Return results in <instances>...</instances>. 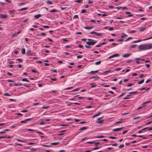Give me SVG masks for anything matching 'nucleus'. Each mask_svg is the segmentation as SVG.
<instances>
[{"instance_id": "64", "label": "nucleus", "mask_w": 152, "mask_h": 152, "mask_svg": "<svg viewBox=\"0 0 152 152\" xmlns=\"http://www.w3.org/2000/svg\"><path fill=\"white\" fill-rule=\"evenodd\" d=\"M148 129H147L148 130H149V131H151V130H152V127H148Z\"/></svg>"}, {"instance_id": "16", "label": "nucleus", "mask_w": 152, "mask_h": 152, "mask_svg": "<svg viewBox=\"0 0 152 152\" xmlns=\"http://www.w3.org/2000/svg\"><path fill=\"white\" fill-rule=\"evenodd\" d=\"M22 84L21 83H15L14 84V86H21L22 85Z\"/></svg>"}, {"instance_id": "61", "label": "nucleus", "mask_w": 152, "mask_h": 152, "mask_svg": "<svg viewBox=\"0 0 152 152\" xmlns=\"http://www.w3.org/2000/svg\"><path fill=\"white\" fill-rule=\"evenodd\" d=\"M50 79L53 80V81H55L57 80V79L56 78H50Z\"/></svg>"}, {"instance_id": "2", "label": "nucleus", "mask_w": 152, "mask_h": 152, "mask_svg": "<svg viewBox=\"0 0 152 152\" xmlns=\"http://www.w3.org/2000/svg\"><path fill=\"white\" fill-rule=\"evenodd\" d=\"M96 41L93 40V41H87L86 42V43L89 45H95L96 43Z\"/></svg>"}, {"instance_id": "21", "label": "nucleus", "mask_w": 152, "mask_h": 152, "mask_svg": "<svg viewBox=\"0 0 152 152\" xmlns=\"http://www.w3.org/2000/svg\"><path fill=\"white\" fill-rule=\"evenodd\" d=\"M46 3L49 4H53V2L52 1L50 0H48L46 2Z\"/></svg>"}, {"instance_id": "42", "label": "nucleus", "mask_w": 152, "mask_h": 152, "mask_svg": "<svg viewBox=\"0 0 152 152\" xmlns=\"http://www.w3.org/2000/svg\"><path fill=\"white\" fill-rule=\"evenodd\" d=\"M93 107V106H92L91 105H89V106H86V108H92Z\"/></svg>"}, {"instance_id": "27", "label": "nucleus", "mask_w": 152, "mask_h": 152, "mask_svg": "<svg viewBox=\"0 0 152 152\" xmlns=\"http://www.w3.org/2000/svg\"><path fill=\"white\" fill-rule=\"evenodd\" d=\"M127 35L124 33H122V35L121 36V37L122 38H124L125 37H126Z\"/></svg>"}, {"instance_id": "49", "label": "nucleus", "mask_w": 152, "mask_h": 152, "mask_svg": "<svg viewBox=\"0 0 152 152\" xmlns=\"http://www.w3.org/2000/svg\"><path fill=\"white\" fill-rule=\"evenodd\" d=\"M4 95L6 96H10V95L8 93H5L4 94Z\"/></svg>"}, {"instance_id": "10", "label": "nucleus", "mask_w": 152, "mask_h": 152, "mask_svg": "<svg viewBox=\"0 0 152 152\" xmlns=\"http://www.w3.org/2000/svg\"><path fill=\"white\" fill-rule=\"evenodd\" d=\"M7 16L6 15H3V14H0V17L1 18L3 19L6 18L7 17Z\"/></svg>"}, {"instance_id": "54", "label": "nucleus", "mask_w": 152, "mask_h": 152, "mask_svg": "<svg viewBox=\"0 0 152 152\" xmlns=\"http://www.w3.org/2000/svg\"><path fill=\"white\" fill-rule=\"evenodd\" d=\"M26 3L25 2L21 3H20L19 4V5L20 6V5H24Z\"/></svg>"}, {"instance_id": "1", "label": "nucleus", "mask_w": 152, "mask_h": 152, "mask_svg": "<svg viewBox=\"0 0 152 152\" xmlns=\"http://www.w3.org/2000/svg\"><path fill=\"white\" fill-rule=\"evenodd\" d=\"M138 48L142 50H145L152 48V45L151 43L139 45Z\"/></svg>"}, {"instance_id": "8", "label": "nucleus", "mask_w": 152, "mask_h": 152, "mask_svg": "<svg viewBox=\"0 0 152 152\" xmlns=\"http://www.w3.org/2000/svg\"><path fill=\"white\" fill-rule=\"evenodd\" d=\"M123 128V127H121V128H117L116 129H115L113 130V132H117V131H120L121 129H122Z\"/></svg>"}, {"instance_id": "29", "label": "nucleus", "mask_w": 152, "mask_h": 152, "mask_svg": "<svg viewBox=\"0 0 152 152\" xmlns=\"http://www.w3.org/2000/svg\"><path fill=\"white\" fill-rule=\"evenodd\" d=\"M57 10L54 9L50 11V12H57Z\"/></svg>"}, {"instance_id": "63", "label": "nucleus", "mask_w": 152, "mask_h": 152, "mask_svg": "<svg viewBox=\"0 0 152 152\" xmlns=\"http://www.w3.org/2000/svg\"><path fill=\"white\" fill-rule=\"evenodd\" d=\"M112 145L113 146H116L118 145L117 143H115L112 144Z\"/></svg>"}, {"instance_id": "53", "label": "nucleus", "mask_w": 152, "mask_h": 152, "mask_svg": "<svg viewBox=\"0 0 152 152\" xmlns=\"http://www.w3.org/2000/svg\"><path fill=\"white\" fill-rule=\"evenodd\" d=\"M124 147V144L120 145L118 147L120 148H123Z\"/></svg>"}, {"instance_id": "62", "label": "nucleus", "mask_w": 152, "mask_h": 152, "mask_svg": "<svg viewBox=\"0 0 152 152\" xmlns=\"http://www.w3.org/2000/svg\"><path fill=\"white\" fill-rule=\"evenodd\" d=\"M31 72L32 73H36L37 72V71L34 69L31 70Z\"/></svg>"}, {"instance_id": "52", "label": "nucleus", "mask_w": 152, "mask_h": 152, "mask_svg": "<svg viewBox=\"0 0 152 152\" xmlns=\"http://www.w3.org/2000/svg\"><path fill=\"white\" fill-rule=\"evenodd\" d=\"M82 0H77L75 1V2L78 3H80L82 1Z\"/></svg>"}, {"instance_id": "37", "label": "nucleus", "mask_w": 152, "mask_h": 152, "mask_svg": "<svg viewBox=\"0 0 152 152\" xmlns=\"http://www.w3.org/2000/svg\"><path fill=\"white\" fill-rule=\"evenodd\" d=\"M140 118V116H137V117H134L133 118V119H134V120H136V119H137Z\"/></svg>"}, {"instance_id": "46", "label": "nucleus", "mask_w": 152, "mask_h": 152, "mask_svg": "<svg viewBox=\"0 0 152 152\" xmlns=\"http://www.w3.org/2000/svg\"><path fill=\"white\" fill-rule=\"evenodd\" d=\"M102 113V112H99L98 113L96 114V116L99 115L100 114Z\"/></svg>"}, {"instance_id": "19", "label": "nucleus", "mask_w": 152, "mask_h": 152, "mask_svg": "<svg viewBox=\"0 0 152 152\" xmlns=\"http://www.w3.org/2000/svg\"><path fill=\"white\" fill-rule=\"evenodd\" d=\"M26 50L24 48H23L21 50V53L23 54H24L25 53Z\"/></svg>"}, {"instance_id": "40", "label": "nucleus", "mask_w": 152, "mask_h": 152, "mask_svg": "<svg viewBox=\"0 0 152 152\" xmlns=\"http://www.w3.org/2000/svg\"><path fill=\"white\" fill-rule=\"evenodd\" d=\"M122 8V7H115V9H116L118 10H119Z\"/></svg>"}, {"instance_id": "34", "label": "nucleus", "mask_w": 152, "mask_h": 152, "mask_svg": "<svg viewBox=\"0 0 152 152\" xmlns=\"http://www.w3.org/2000/svg\"><path fill=\"white\" fill-rule=\"evenodd\" d=\"M96 138H102L104 137V136H97L96 137Z\"/></svg>"}, {"instance_id": "14", "label": "nucleus", "mask_w": 152, "mask_h": 152, "mask_svg": "<svg viewBox=\"0 0 152 152\" xmlns=\"http://www.w3.org/2000/svg\"><path fill=\"white\" fill-rule=\"evenodd\" d=\"M123 122V120L121 119L120 121H118L116 122L115 123V124H121Z\"/></svg>"}, {"instance_id": "13", "label": "nucleus", "mask_w": 152, "mask_h": 152, "mask_svg": "<svg viewBox=\"0 0 152 152\" xmlns=\"http://www.w3.org/2000/svg\"><path fill=\"white\" fill-rule=\"evenodd\" d=\"M41 15H40V14H39L34 15V18L36 19H37L38 18H40V17H41Z\"/></svg>"}, {"instance_id": "22", "label": "nucleus", "mask_w": 152, "mask_h": 152, "mask_svg": "<svg viewBox=\"0 0 152 152\" xmlns=\"http://www.w3.org/2000/svg\"><path fill=\"white\" fill-rule=\"evenodd\" d=\"M94 78L99 79V77L98 76H92L90 77V79H92Z\"/></svg>"}, {"instance_id": "4", "label": "nucleus", "mask_w": 152, "mask_h": 152, "mask_svg": "<svg viewBox=\"0 0 152 152\" xmlns=\"http://www.w3.org/2000/svg\"><path fill=\"white\" fill-rule=\"evenodd\" d=\"M103 118V117L98 118L97 119V120H98V121H96V123H98V124H102V123H103V122H104V120H100L101 119H102Z\"/></svg>"}, {"instance_id": "24", "label": "nucleus", "mask_w": 152, "mask_h": 152, "mask_svg": "<svg viewBox=\"0 0 152 152\" xmlns=\"http://www.w3.org/2000/svg\"><path fill=\"white\" fill-rule=\"evenodd\" d=\"M88 128V127H83L81 128L80 129V130H86L87 129V128Z\"/></svg>"}, {"instance_id": "59", "label": "nucleus", "mask_w": 152, "mask_h": 152, "mask_svg": "<svg viewBox=\"0 0 152 152\" xmlns=\"http://www.w3.org/2000/svg\"><path fill=\"white\" fill-rule=\"evenodd\" d=\"M136 32V31L135 30H132L131 31H130V33H134V32Z\"/></svg>"}, {"instance_id": "5", "label": "nucleus", "mask_w": 152, "mask_h": 152, "mask_svg": "<svg viewBox=\"0 0 152 152\" xmlns=\"http://www.w3.org/2000/svg\"><path fill=\"white\" fill-rule=\"evenodd\" d=\"M152 38V37H150V38H148V39H144L143 40L139 39V40H137L134 41V42H133V43H137V42H141V41H142V40L143 41H145V40H147L150 39H151Z\"/></svg>"}, {"instance_id": "33", "label": "nucleus", "mask_w": 152, "mask_h": 152, "mask_svg": "<svg viewBox=\"0 0 152 152\" xmlns=\"http://www.w3.org/2000/svg\"><path fill=\"white\" fill-rule=\"evenodd\" d=\"M87 99L89 100H94V98L92 97H88L87 98Z\"/></svg>"}, {"instance_id": "31", "label": "nucleus", "mask_w": 152, "mask_h": 152, "mask_svg": "<svg viewBox=\"0 0 152 152\" xmlns=\"http://www.w3.org/2000/svg\"><path fill=\"white\" fill-rule=\"evenodd\" d=\"M59 143V142H53L51 143V144L53 145H56Z\"/></svg>"}, {"instance_id": "17", "label": "nucleus", "mask_w": 152, "mask_h": 152, "mask_svg": "<svg viewBox=\"0 0 152 152\" xmlns=\"http://www.w3.org/2000/svg\"><path fill=\"white\" fill-rule=\"evenodd\" d=\"M146 29V27H143V28H139V31H141V32L143 31L144 30H145Z\"/></svg>"}, {"instance_id": "20", "label": "nucleus", "mask_w": 152, "mask_h": 152, "mask_svg": "<svg viewBox=\"0 0 152 152\" xmlns=\"http://www.w3.org/2000/svg\"><path fill=\"white\" fill-rule=\"evenodd\" d=\"M14 12V10H10L9 11V13L10 15H12L11 16H13L12 15L13 14V13Z\"/></svg>"}, {"instance_id": "15", "label": "nucleus", "mask_w": 152, "mask_h": 152, "mask_svg": "<svg viewBox=\"0 0 152 152\" xmlns=\"http://www.w3.org/2000/svg\"><path fill=\"white\" fill-rule=\"evenodd\" d=\"M28 9V7H25L21 8L19 10H18L19 11H22L23 10H27Z\"/></svg>"}, {"instance_id": "56", "label": "nucleus", "mask_w": 152, "mask_h": 152, "mask_svg": "<svg viewBox=\"0 0 152 152\" xmlns=\"http://www.w3.org/2000/svg\"><path fill=\"white\" fill-rule=\"evenodd\" d=\"M109 138L112 139H115L116 138V137L112 136L109 137Z\"/></svg>"}, {"instance_id": "41", "label": "nucleus", "mask_w": 152, "mask_h": 152, "mask_svg": "<svg viewBox=\"0 0 152 152\" xmlns=\"http://www.w3.org/2000/svg\"><path fill=\"white\" fill-rule=\"evenodd\" d=\"M137 75V73H132V75L133 76H136Z\"/></svg>"}, {"instance_id": "44", "label": "nucleus", "mask_w": 152, "mask_h": 152, "mask_svg": "<svg viewBox=\"0 0 152 152\" xmlns=\"http://www.w3.org/2000/svg\"><path fill=\"white\" fill-rule=\"evenodd\" d=\"M138 93L137 92V91H133L132 92H130L129 93V94H136L137 93Z\"/></svg>"}, {"instance_id": "12", "label": "nucleus", "mask_w": 152, "mask_h": 152, "mask_svg": "<svg viewBox=\"0 0 152 152\" xmlns=\"http://www.w3.org/2000/svg\"><path fill=\"white\" fill-rule=\"evenodd\" d=\"M99 71V70H96V71H91V72H87V73L88 74V73H91L93 75H94V73H96L97 72Z\"/></svg>"}, {"instance_id": "30", "label": "nucleus", "mask_w": 152, "mask_h": 152, "mask_svg": "<svg viewBox=\"0 0 152 152\" xmlns=\"http://www.w3.org/2000/svg\"><path fill=\"white\" fill-rule=\"evenodd\" d=\"M101 62V61H97L95 63V64L96 65H98L100 64Z\"/></svg>"}, {"instance_id": "39", "label": "nucleus", "mask_w": 152, "mask_h": 152, "mask_svg": "<svg viewBox=\"0 0 152 152\" xmlns=\"http://www.w3.org/2000/svg\"><path fill=\"white\" fill-rule=\"evenodd\" d=\"M137 46L136 45H132L131 46V47L132 48H134Z\"/></svg>"}, {"instance_id": "25", "label": "nucleus", "mask_w": 152, "mask_h": 152, "mask_svg": "<svg viewBox=\"0 0 152 152\" xmlns=\"http://www.w3.org/2000/svg\"><path fill=\"white\" fill-rule=\"evenodd\" d=\"M22 80L23 81H26L27 82H29V81L26 78L23 79Z\"/></svg>"}, {"instance_id": "23", "label": "nucleus", "mask_w": 152, "mask_h": 152, "mask_svg": "<svg viewBox=\"0 0 152 152\" xmlns=\"http://www.w3.org/2000/svg\"><path fill=\"white\" fill-rule=\"evenodd\" d=\"M144 79L140 81H139L137 83V84H141L144 82Z\"/></svg>"}, {"instance_id": "45", "label": "nucleus", "mask_w": 152, "mask_h": 152, "mask_svg": "<svg viewBox=\"0 0 152 152\" xmlns=\"http://www.w3.org/2000/svg\"><path fill=\"white\" fill-rule=\"evenodd\" d=\"M44 151L46 152H52V151L51 150H44Z\"/></svg>"}, {"instance_id": "38", "label": "nucleus", "mask_w": 152, "mask_h": 152, "mask_svg": "<svg viewBox=\"0 0 152 152\" xmlns=\"http://www.w3.org/2000/svg\"><path fill=\"white\" fill-rule=\"evenodd\" d=\"M16 140H17L18 141H19V142H25V141H23V140H20L19 139H16Z\"/></svg>"}, {"instance_id": "43", "label": "nucleus", "mask_w": 152, "mask_h": 152, "mask_svg": "<svg viewBox=\"0 0 152 152\" xmlns=\"http://www.w3.org/2000/svg\"><path fill=\"white\" fill-rule=\"evenodd\" d=\"M83 56L82 55H79L77 56V58H82Z\"/></svg>"}, {"instance_id": "28", "label": "nucleus", "mask_w": 152, "mask_h": 152, "mask_svg": "<svg viewBox=\"0 0 152 152\" xmlns=\"http://www.w3.org/2000/svg\"><path fill=\"white\" fill-rule=\"evenodd\" d=\"M90 85H91V88H94L96 86V85H94L93 83H91L90 84Z\"/></svg>"}, {"instance_id": "11", "label": "nucleus", "mask_w": 152, "mask_h": 152, "mask_svg": "<svg viewBox=\"0 0 152 152\" xmlns=\"http://www.w3.org/2000/svg\"><path fill=\"white\" fill-rule=\"evenodd\" d=\"M21 33V31H18L17 33H15V34H14L13 35H12V37H17V35L18 34H20V33Z\"/></svg>"}, {"instance_id": "9", "label": "nucleus", "mask_w": 152, "mask_h": 152, "mask_svg": "<svg viewBox=\"0 0 152 152\" xmlns=\"http://www.w3.org/2000/svg\"><path fill=\"white\" fill-rule=\"evenodd\" d=\"M131 53L126 54L122 56V57L124 58H127L130 56Z\"/></svg>"}, {"instance_id": "50", "label": "nucleus", "mask_w": 152, "mask_h": 152, "mask_svg": "<svg viewBox=\"0 0 152 152\" xmlns=\"http://www.w3.org/2000/svg\"><path fill=\"white\" fill-rule=\"evenodd\" d=\"M66 8H67L66 7H61V10H64Z\"/></svg>"}, {"instance_id": "3", "label": "nucleus", "mask_w": 152, "mask_h": 152, "mask_svg": "<svg viewBox=\"0 0 152 152\" xmlns=\"http://www.w3.org/2000/svg\"><path fill=\"white\" fill-rule=\"evenodd\" d=\"M90 34H94L96 36H100L103 35V34L102 33H97L94 31H93L91 32Z\"/></svg>"}, {"instance_id": "51", "label": "nucleus", "mask_w": 152, "mask_h": 152, "mask_svg": "<svg viewBox=\"0 0 152 152\" xmlns=\"http://www.w3.org/2000/svg\"><path fill=\"white\" fill-rule=\"evenodd\" d=\"M73 88V87H68V88H66L65 89L66 90L70 89Z\"/></svg>"}, {"instance_id": "26", "label": "nucleus", "mask_w": 152, "mask_h": 152, "mask_svg": "<svg viewBox=\"0 0 152 152\" xmlns=\"http://www.w3.org/2000/svg\"><path fill=\"white\" fill-rule=\"evenodd\" d=\"M135 60L136 61L141 60L142 61H145V60L144 59L140 58H137L135 59Z\"/></svg>"}, {"instance_id": "58", "label": "nucleus", "mask_w": 152, "mask_h": 152, "mask_svg": "<svg viewBox=\"0 0 152 152\" xmlns=\"http://www.w3.org/2000/svg\"><path fill=\"white\" fill-rule=\"evenodd\" d=\"M126 94V93H122L119 96V97H121V96H124V95L125 94Z\"/></svg>"}, {"instance_id": "18", "label": "nucleus", "mask_w": 152, "mask_h": 152, "mask_svg": "<svg viewBox=\"0 0 152 152\" xmlns=\"http://www.w3.org/2000/svg\"><path fill=\"white\" fill-rule=\"evenodd\" d=\"M93 28V26H90V27H85L84 28L86 29L90 30L91 29Z\"/></svg>"}, {"instance_id": "32", "label": "nucleus", "mask_w": 152, "mask_h": 152, "mask_svg": "<svg viewBox=\"0 0 152 152\" xmlns=\"http://www.w3.org/2000/svg\"><path fill=\"white\" fill-rule=\"evenodd\" d=\"M49 107V106H47L45 105L43 106L42 107V108L43 109H47Z\"/></svg>"}, {"instance_id": "36", "label": "nucleus", "mask_w": 152, "mask_h": 152, "mask_svg": "<svg viewBox=\"0 0 152 152\" xmlns=\"http://www.w3.org/2000/svg\"><path fill=\"white\" fill-rule=\"evenodd\" d=\"M86 10L83 9L81 10V13H86Z\"/></svg>"}, {"instance_id": "48", "label": "nucleus", "mask_w": 152, "mask_h": 152, "mask_svg": "<svg viewBox=\"0 0 152 152\" xmlns=\"http://www.w3.org/2000/svg\"><path fill=\"white\" fill-rule=\"evenodd\" d=\"M73 18L74 19L75 18H78V16L77 15H75L74 16Z\"/></svg>"}, {"instance_id": "6", "label": "nucleus", "mask_w": 152, "mask_h": 152, "mask_svg": "<svg viewBox=\"0 0 152 152\" xmlns=\"http://www.w3.org/2000/svg\"><path fill=\"white\" fill-rule=\"evenodd\" d=\"M119 54L118 53L115 54L113 55L112 56H110L109 57V58L110 59L112 58L116 57H118L119 56Z\"/></svg>"}, {"instance_id": "35", "label": "nucleus", "mask_w": 152, "mask_h": 152, "mask_svg": "<svg viewBox=\"0 0 152 152\" xmlns=\"http://www.w3.org/2000/svg\"><path fill=\"white\" fill-rule=\"evenodd\" d=\"M80 89V88H76L73 90L72 91H77L78 90H79Z\"/></svg>"}, {"instance_id": "60", "label": "nucleus", "mask_w": 152, "mask_h": 152, "mask_svg": "<svg viewBox=\"0 0 152 152\" xmlns=\"http://www.w3.org/2000/svg\"><path fill=\"white\" fill-rule=\"evenodd\" d=\"M13 65H8L7 66V67H9L10 68H12V67H13Z\"/></svg>"}, {"instance_id": "55", "label": "nucleus", "mask_w": 152, "mask_h": 152, "mask_svg": "<svg viewBox=\"0 0 152 152\" xmlns=\"http://www.w3.org/2000/svg\"><path fill=\"white\" fill-rule=\"evenodd\" d=\"M35 144L34 143L30 142H28V145H33V144Z\"/></svg>"}, {"instance_id": "57", "label": "nucleus", "mask_w": 152, "mask_h": 152, "mask_svg": "<svg viewBox=\"0 0 152 152\" xmlns=\"http://www.w3.org/2000/svg\"><path fill=\"white\" fill-rule=\"evenodd\" d=\"M121 69V68H118L115 69V71H118L119 70H120Z\"/></svg>"}, {"instance_id": "7", "label": "nucleus", "mask_w": 152, "mask_h": 152, "mask_svg": "<svg viewBox=\"0 0 152 152\" xmlns=\"http://www.w3.org/2000/svg\"><path fill=\"white\" fill-rule=\"evenodd\" d=\"M31 119V118H28L24 121H20V123H26L27 121H30Z\"/></svg>"}, {"instance_id": "47", "label": "nucleus", "mask_w": 152, "mask_h": 152, "mask_svg": "<svg viewBox=\"0 0 152 152\" xmlns=\"http://www.w3.org/2000/svg\"><path fill=\"white\" fill-rule=\"evenodd\" d=\"M42 26L45 28H48L50 27L49 26Z\"/></svg>"}]
</instances>
